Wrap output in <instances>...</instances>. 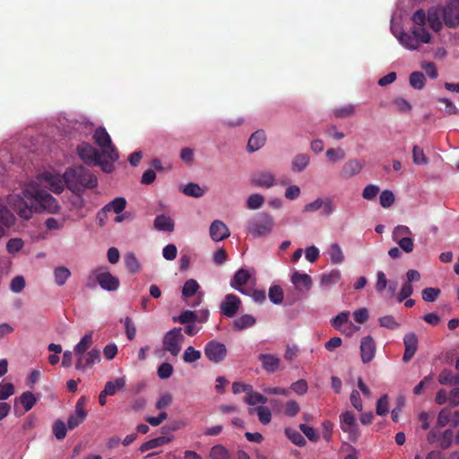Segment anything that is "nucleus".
<instances>
[{"mask_svg":"<svg viewBox=\"0 0 459 459\" xmlns=\"http://www.w3.org/2000/svg\"><path fill=\"white\" fill-rule=\"evenodd\" d=\"M65 183L73 192L82 188H94L98 185L97 178L82 166L68 168L64 173Z\"/></svg>","mask_w":459,"mask_h":459,"instance_id":"f257e3e1","label":"nucleus"},{"mask_svg":"<svg viewBox=\"0 0 459 459\" xmlns=\"http://www.w3.org/2000/svg\"><path fill=\"white\" fill-rule=\"evenodd\" d=\"M274 227L273 217L268 212H258L247 225V231L254 238H262L272 233Z\"/></svg>","mask_w":459,"mask_h":459,"instance_id":"f03ea898","label":"nucleus"},{"mask_svg":"<svg viewBox=\"0 0 459 459\" xmlns=\"http://www.w3.org/2000/svg\"><path fill=\"white\" fill-rule=\"evenodd\" d=\"M93 140L96 144L102 148V154L109 161H116L118 158V152L112 144L110 135L104 127H98L93 134Z\"/></svg>","mask_w":459,"mask_h":459,"instance_id":"7ed1b4c3","label":"nucleus"},{"mask_svg":"<svg viewBox=\"0 0 459 459\" xmlns=\"http://www.w3.org/2000/svg\"><path fill=\"white\" fill-rule=\"evenodd\" d=\"M185 336L180 327H175L167 332L163 337V349L169 351L172 356H178L181 351Z\"/></svg>","mask_w":459,"mask_h":459,"instance_id":"20e7f679","label":"nucleus"},{"mask_svg":"<svg viewBox=\"0 0 459 459\" xmlns=\"http://www.w3.org/2000/svg\"><path fill=\"white\" fill-rule=\"evenodd\" d=\"M32 198L42 210L47 211L49 213H57L59 212L60 206L58 202L50 194L43 190L37 189L34 191Z\"/></svg>","mask_w":459,"mask_h":459,"instance_id":"39448f33","label":"nucleus"},{"mask_svg":"<svg viewBox=\"0 0 459 459\" xmlns=\"http://www.w3.org/2000/svg\"><path fill=\"white\" fill-rule=\"evenodd\" d=\"M39 180L44 187L48 188L55 194H61L65 187L64 175L53 174L49 171L41 173Z\"/></svg>","mask_w":459,"mask_h":459,"instance_id":"423d86ee","label":"nucleus"},{"mask_svg":"<svg viewBox=\"0 0 459 459\" xmlns=\"http://www.w3.org/2000/svg\"><path fill=\"white\" fill-rule=\"evenodd\" d=\"M341 429L348 433L351 441L355 442L359 438V430L354 414L351 411H345L340 415Z\"/></svg>","mask_w":459,"mask_h":459,"instance_id":"0eeeda50","label":"nucleus"},{"mask_svg":"<svg viewBox=\"0 0 459 459\" xmlns=\"http://www.w3.org/2000/svg\"><path fill=\"white\" fill-rule=\"evenodd\" d=\"M227 348L225 344L212 340L204 346V354L207 359L213 363H220L225 359L227 356Z\"/></svg>","mask_w":459,"mask_h":459,"instance_id":"6e6552de","label":"nucleus"},{"mask_svg":"<svg viewBox=\"0 0 459 459\" xmlns=\"http://www.w3.org/2000/svg\"><path fill=\"white\" fill-rule=\"evenodd\" d=\"M75 356L77 357L75 368L79 371H85L100 360V352L96 348H92L88 352L75 354Z\"/></svg>","mask_w":459,"mask_h":459,"instance_id":"1a4fd4ad","label":"nucleus"},{"mask_svg":"<svg viewBox=\"0 0 459 459\" xmlns=\"http://www.w3.org/2000/svg\"><path fill=\"white\" fill-rule=\"evenodd\" d=\"M241 299L235 294H227L220 305L221 315L232 318L241 307Z\"/></svg>","mask_w":459,"mask_h":459,"instance_id":"9d476101","label":"nucleus"},{"mask_svg":"<svg viewBox=\"0 0 459 459\" xmlns=\"http://www.w3.org/2000/svg\"><path fill=\"white\" fill-rule=\"evenodd\" d=\"M77 153L79 157L87 164V165H99L100 164V153L97 149H95L92 145L88 143H82L78 144Z\"/></svg>","mask_w":459,"mask_h":459,"instance_id":"9b49d317","label":"nucleus"},{"mask_svg":"<svg viewBox=\"0 0 459 459\" xmlns=\"http://www.w3.org/2000/svg\"><path fill=\"white\" fill-rule=\"evenodd\" d=\"M95 279L100 286L108 291H115L119 288L120 282L117 277L111 274L109 272L94 271Z\"/></svg>","mask_w":459,"mask_h":459,"instance_id":"f8f14e48","label":"nucleus"},{"mask_svg":"<svg viewBox=\"0 0 459 459\" xmlns=\"http://www.w3.org/2000/svg\"><path fill=\"white\" fill-rule=\"evenodd\" d=\"M444 22L447 27L455 28L459 25V2H451L442 9Z\"/></svg>","mask_w":459,"mask_h":459,"instance_id":"ddd939ff","label":"nucleus"},{"mask_svg":"<svg viewBox=\"0 0 459 459\" xmlns=\"http://www.w3.org/2000/svg\"><path fill=\"white\" fill-rule=\"evenodd\" d=\"M251 183L264 188H271L277 184L275 176L270 170L256 171L251 177Z\"/></svg>","mask_w":459,"mask_h":459,"instance_id":"4468645a","label":"nucleus"},{"mask_svg":"<svg viewBox=\"0 0 459 459\" xmlns=\"http://www.w3.org/2000/svg\"><path fill=\"white\" fill-rule=\"evenodd\" d=\"M404 353L403 360L408 362L411 359L418 350V337L414 333H408L403 337Z\"/></svg>","mask_w":459,"mask_h":459,"instance_id":"2eb2a0df","label":"nucleus"},{"mask_svg":"<svg viewBox=\"0 0 459 459\" xmlns=\"http://www.w3.org/2000/svg\"><path fill=\"white\" fill-rule=\"evenodd\" d=\"M361 359L364 363L370 362L376 354V345L373 338L369 335L362 338L360 342Z\"/></svg>","mask_w":459,"mask_h":459,"instance_id":"dca6fc26","label":"nucleus"},{"mask_svg":"<svg viewBox=\"0 0 459 459\" xmlns=\"http://www.w3.org/2000/svg\"><path fill=\"white\" fill-rule=\"evenodd\" d=\"M230 235V230L223 221L215 220L212 222L210 226V236L212 240L218 242L229 238Z\"/></svg>","mask_w":459,"mask_h":459,"instance_id":"f3484780","label":"nucleus"},{"mask_svg":"<svg viewBox=\"0 0 459 459\" xmlns=\"http://www.w3.org/2000/svg\"><path fill=\"white\" fill-rule=\"evenodd\" d=\"M364 166L365 161L362 160H350L342 166L341 170V177L343 178H351L358 175Z\"/></svg>","mask_w":459,"mask_h":459,"instance_id":"a211bd4d","label":"nucleus"},{"mask_svg":"<svg viewBox=\"0 0 459 459\" xmlns=\"http://www.w3.org/2000/svg\"><path fill=\"white\" fill-rule=\"evenodd\" d=\"M258 359L267 373H274L280 368L281 359L275 355L263 353L259 355Z\"/></svg>","mask_w":459,"mask_h":459,"instance_id":"6ab92c4d","label":"nucleus"},{"mask_svg":"<svg viewBox=\"0 0 459 459\" xmlns=\"http://www.w3.org/2000/svg\"><path fill=\"white\" fill-rule=\"evenodd\" d=\"M251 278V274L246 269L238 270L230 280V286L239 292L245 294L243 286L246 285Z\"/></svg>","mask_w":459,"mask_h":459,"instance_id":"aec40b11","label":"nucleus"},{"mask_svg":"<svg viewBox=\"0 0 459 459\" xmlns=\"http://www.w3.org/2000/svg\"><path fill=\"white\" fill-rule=\"evenodd\" d=\"M266 135L264 130H257L253 133L247 143V150L250 152L260 150L265 143Z\"/></svg>","mask_w":459,"mask_h":459,"instance_id":"412c9836","label":"nucleus"},{"mask_svg":"<svg viewBox=\"0 0 459 459\" xmlns=\"http://www.w3.org/2000/svg\"><path fill=\"white\" fill-rule=\"evenodd\" d=\"M153 226L157 230L172 232L175 223L169 216L160 214L154 219Z\"/></svg>","mask_w":459,"mask_h":459,"instance_id":"4be33fe9","label":"nucleus"},{"mask_svg":"<svg viewBox=\"0 0 459 459\" xmlns=\"http://www.w3.org/2000/svg\"><path fill=\"white\" fill-rule=\"evenodd\" d=\"M442 15V9L439 8H430L428 11L427 21L429 27L435 30L439 31L442 28V22L440 21V16Z\"/></svg>","mask_w":459,"mask_h":459,"instance_id":"5701e85b","label":"nucleus"},{"mask_svg":"<svg viewBox=\"0 0 459 459\" xmlns=\"http://www.w3.org/2000/svg\"><path fill=\"white\" fill-rule=\"evenodd\" d=\"M399 42L405 48L410 50L418 49L420 44L418 43V39L415 37L412 30L411 32L403 31L399 36H397Z\"/></svg>","mask_w":459,"mask_h":459,"instance_id":"b1692460","label":"nucleus"},{"mask_svg":"<svg viewBox=\"0 0 459 459\" xmlns=\"http://www.w3.org/2000/svg\"><path fill=\"white\" fill-rule=\"evenodd\" d=\"M171 440H172V437H166V436H161V437H158L150 439V440L144 442L143 444H142V446H140V451L142 453L146 452L148 450H151V449L161 446L165 444H168V443L171 442Z\"/></svg>","mask_w":459,"mask_h":459,"instance_id":"393cba45","label":"nucleus"},{"mask_svg":"<svg viewBox=\"0 0 459 459\" xmlns=\"http://www.w3.org/2000/svg\"><path fill=\"white\" fill-rule=\"evenodd\" d=\"M255 323L256 319L252 315L245 314L233 321V327L235 330L242 331L254 326Z\"/></svg>","mask_w":459,"mask_h":459,"instance_id":"a878e982","label":"nucleus"},{"mask_svg":"<svg viewBox=\"0 0 459 459\" xmlns=\"http://www.w3.org/2000/svg\"><path fill=\"white\" fill-rule=\"evenodd\" d=\"M126 205V200L124 197H117L103 207V213L113 211L115 213L119 214L122 212Z\"/></svg>","mask_w":459,"mask_h":459,"instance_id":"bb28decb","label":"nucleus"},{"mask_svg":"<svg viewBox=\"0 0 459 459\" xmlns=\"http://www.w3.org/2000/svg\"><path fill=\"white\" fill-rule=\"evenodd\" d=\"M126 385L125 377H117L115 381H108L104 386V393L108 395H114L117 390L124 389Z\"/></svg>","mask_w":459,"mask_h":459,"instance_id":"cd10ccee","label":"nucleus"},{"mask_svg":"<svg viewBox=\"0 0 459 459\" xmlns=\"http://www.w3.org/2000/svg\"><path fill=\"white\" fill-rule=\"evenodd\" d=\"M291 281L296 287L304 286L306 290H310L312 285L311 277L307 273L295 272L291 276Z\"/></svg>","mask_w":459,"mask_h":459,"instance_id":"c85d7f7f","label":"nucleus"},{"mask_svg":"<svg viewBox=\"0 0 459 459\" xmlns=\"http://www.w3.org/2000/svg\"><path fill=\"white\" fill-rule=\"evenodd\" d=\"M93 343L92 333H88L80 340V342L74 346V354H82L88 352L89 349Z\"/></svg>","mask_w":459,"mask_h":459,"instance_id":"c756f323","label":"nucleus"},{"mask_svg":"<svg viewBox=\"0 0 459 459\" xmlns=\"http://www.w3.org/2000/svg\"><path fill=\"white\" fill-rule=\"evenodd\" d=\"M17 402L21 403L25 411H29L36 404L37 399L31 392L26 391L23 392L21 396L15 400V403Z\"/></svg>","mask_w":459,"mask_h":459,"instance_id":"7c9ffc66","label":"nucleus"},{"mask_svg":"<svg viewBox=\"0 0 459 459\" xmlns=\"http://www.w3.org/2000/svg\"><path fill=\"white\" fill-rule=\"evenodd\" d=\"M309 156L307 154H298L291 161V169L295 172H300L304 170L309 164Z\"/></svg>","mask_w":459,"mask_h":459,"instance_id":"2f4dec72","label":"nucleus"},{"mask_svg":"<svg viewBox=\"0 0 459 459\" xmlns=\"http://www.w3.org/2000/svg\"><path fill=\"white\" fill-rule=\"evenodd\" d=\"M341 279V273L338 270H332L328 273H324L320 278V284L322 286L329 287L336 284Z\"/></svg>","mask_w":459,"mask_h":459,"instance_id":"473e14b6","label":"nucleus"},{"mask_svg":"<svg viewBox=\"0 0 459 459\" xmlns=\"http://www.w3.org/2000/svg\"><path fill=\"white\" fill-rule=\"evenodd\" d=\"M328 254L330 255V259L332 264H342L344 260V255L340 245L334 243L332 244L328 249Z\"/></svg>","mask_w":459,"mask_h":459,"instance_id":"72a5a7b5","label":"nucleus"},{"mask_svg":"<svg viewBox=\"0 0 459 459\" xmlns=\"http://www.w3.org/2000/svg\"><path fill=\"white\" fill-rule=\"evenodd\" d=\"M284 432L287 437L296 446H304L306 445L305 437L298 430L286 428Z\"/></svg>","mask_w":459,"mask_h":459,"instance_id":"f704fd0d","label":"nucleus"},{"mask_svg":"<svg viewBox=\"0 0 459 459\" xmlns=\"http://www.w3.org/2000/svg\"><path fill=\"white\" fill-rule=\"evenodd\" d=\"M200 286L198 282L194 279L187 280L183 286L182 289V296L185 299L190 298L194 296L197 290H199Z\"/></svg>","mask_w":459,"mask_h":459,"instance_id":"c9c22d12","label":"nucleus"},{"mask_svg":"<svg viewBox=\"0 0 459 459\" xmlns=\"http://www.w3.org/2000/svg\"><path fill=\"white\" fill-rule=\"evenodd\" d=\"M55 281L58 286H63L71 275V272L65 266L56 267L54 271Z\"/></svg>","mask_w":459,"mask_h":459,"instance_id":"e433bc0d","label":"nucleus"},{"mask_svg":"<svg viewBox=\"0 0 459 459\" xmlns=\"http://www.w3.org/2000/svg\"><path fill=\"white\" fill-rule=\"evenodd\" d=\"M410 85L416 89L421 90L425 86L426 79L422 73L412 72L409 77Z\"/></svg>","mask_w":459,"mask_h":459,"instance_id":"4c0bfd02","label":"nucleus"},{"mask_svg":"<svg viewBox=\"0 0 459 459\" xmlns=\"http://www.w3.org/2000/svg\"><path fill=\"white\" fill-rule=\"evenodd\" d=\"M183 193L188 196L201 197L204 195V190L198 184L188 183L184 186Z\"/></svg>","mask_w":459,"mask_h":459,"instance_id":"58836bf2","label":"nucleus"},{"mask_svg":"<svg viewBox=\"0 0 459 459\" xmlns=\"http://www.w3.org/2000/svg\"><path fill=\"white\" fill-rule=\"evenodd\" d=\"M127 270L133 273H137L140 270V264L133 253H128L125 255L124 258Z\"/></svg>","mask_w":459,"mask_h":459,"instance_id":"ea45409f","label":"nucleus"},{"mask_svg":"<svg viewBox=\"0 0 459 459\" xmlns=\"http://www.w3.org/2000/svg\"><path fill=\"white\" fill-rule=\"evenodd\" d=\"M355 106L352 104H348L343 107L333 109V113L337 118H344L349 117L354 115L355 113Z\"/></svg>","mask_w":459,"mask_h":459,"instance_id":"a19ab883","label":"nucleus"},{"mask_svg":"<svg viewBox=\"0 0 459 459\" xmlns=\"http://www.w3.org/2000/svg\"><path fill=\"white\" fill-rule=\"evenodd\" d=\"M211 459H230L229 451L221 445H216L210 451Z\"/></svg>","mask_w":459,"mask_h":459,"instance_id":"79ce46f5","label":"nucleus"},{"mask_svg":"<svg viewBox=\"0 0 459 459\" xmlns=\"http://www.w3.org/2000/svg\"><path fill=\"white\" fill-rule=\"evenodd\" d=\"M67 429L65 422L61 420H56L52 427L53 434L58 440H62L65 437Z\"/></svg>","mask_w":459,"mask_h":459,"instance_id":"37998d69","label":"nucleus"},{"mask_svg":"<svg viewBox=\"0 0 459 459\" xmlns=\"http://www.w3.org/2000/svg\"><path fill=\"white\" fill-rule=\"evenodd\" d=\"M412 33H414L415 37L418 39V43H429L431 39V36L429 32L424 26L421 27H413Z\"/></svg>","mask_w":459,"mask_h":459,"instance_id":"c03bdc74","label":"nucleus"},{"mask_svg":"<svg viewBox=\"0 0 459 459\" xmlns=\"http://www.w3.org/2000/svg\"><path fill=\"white\" fill-rule=\"evenodd\" d=\"M264 203V197L261 194H252L247 200V206L250 210L259 209Z\"/></svg>","mask_w":459,"mask_h":459,"instance_id":"a18cd8bd","label":"nucleus"},{"mask_svg":"<svg viewBox=\"0 0 459 459\" xmlns=\"http://www.w3.org/2000/svg\"><path fill=\"white\" fill-rule=\"evenodd\" d=\"M268 296L273 304H280L283 300V290L279 285L271 286Z\"/></svg>","mask_w":459,"mask_h":459,"instance_id":"49530a36","label":"nucleus"},{"mask_svg":"<svg viewBox=\"0 0 459 459\" xmlns=\"http://www.w3.org/2000/svg\"><path fill=\"white\" fill-rule=\"evenodd\" d=\"M173 320L174 322H178L182 325H186L196 321L197 316L194 311L185 310L178 317H174Z\"/></svg>","mask_w":459,"mask_h":459,"instance_id":"de8ad7c7","label":"nucleus"},{"mask_svg":"<svg viewBox=\"0 0 459 459\" xmlns=\"http://www.w3.org/2000/svg\"><path fill=\"white\" fill-rule=\"evenodd\" d=\"M87 417V413L81 414L80 412H76L71 414L67 420V428L69 429H74L77 428L81 423H82Z\"/></svg>","mask_w":459,"mask_h":459,"instance_id":"09e8293b","label":"nucleus"},{"mask_svg":"<svg viewBox=\"0 0 459 459\" xmlns=\"http://www.w3.org/2000/svg\"><path fill=\"white\" fill-rule=\"evenodd\" d=\"M245 402L249 405H255L257 403L264 404L267 403V398L259 393H252V391H249L245 397Z\"/></svg>","mask_w":459,"mask_h":459,"instance_id":"8fccbe9b","label":"nucleus"},{"mask_svg":"<svg viewBox=\"0 0 459 459\" xmlns=\"http://www.w3.org/2000/svg\"><path fill=\"white\" fill-rule=\"evenodd\" d=\"M201 355L200 351L195 350L192 346H188L183 354V359L186 363H193L198 360L201 358Z\"/></svg>","mask_w":459,"mask_h":459,"instance_id":"3c124183","label":"nucleus"},{"mask_svg":"<svg viewBox=\"0 0 459 459\" xmlns=\"http://www.w3.org/2000/svg\"><path fill=\"white\" fill-rule=\"evenodd\" d=\"M299 429L308 438L309 441H311V442L318 441L319 435L313 427L302 423L299 425Z\"/></svg>","mask_w":459,"mask_h":459,"instance_id":"603ef678","label":"nucleus"},{"mask_svg":"<svg viewBox=\"0 0 459 459\" xmlns=\"http://www.w3.org/2000/svg\"><path fill=\"white\" fill-rule=\"evenodd\" d=\"M422 299L426 302L435 301L440 294V290L437 288L428 287L422 292Z\"/></svg>","mask_w":459,"mask_h":459,"instance_id":"864d4df0","label":"nucleus"},{"mask_svg":"<svg viewBox=\"0 0 459 459\" xmlns=\"http://www.w3.org/2000/svg\"><path fill=\"white\" fill-rule=\"evenodd\" d=\"M394 241H395L398 244L399 248L403 250L405 253L412 252L414 243L413 239L411 237L400 238L397 239H394Z\"/></svg>","mask_w":459,"mask_h":459,"instance_id":"5fc2aeb1","label":"nucleus"},{"mask_svg":"<svg viewBox=\"0 0 459 459\" xmlns=\"http://www.w3.org/2000/svg\"><path fill=\"white\" fill-rule=\"evenodd\" d=\"M388 398L386 394H384L377 400L376 412L379 416H384L388 412Z\"/></svg>","mask_w":459,"mask_h":459,"instance_id":"6e6d98bb","label":"nucleus"},{"mask_svg":"<svg viewBox=\"0 0 459 459\" xmlns=\"http://www.w3.org/2000/svg\"><path fill=\"white\" fill-rule=\"evenodd\" d=\"M452 412L448 408H443L437 416V425L440 428L445 427L451 421Z\"/></svg>","mask_w":459,"mask_h":459,"instance_id":"4d7b16f0","label":"nucleus"},{"mask_svg":"<svg viewBox=\"0 0 459 459\" xmlns=\"http://www.w3.org/2000/svg\"><path fill=\"white\" fill-rule=\"evenodd\" d=\"M173 366L168 362H163L158 368L157 374L160 379H168L173 374Z\"/></svg>","mask_w":459,"mask_h":459,"instance_id":"13d9d810","label":"nucleus"},{"mask_svg":"<svg viewBox=\"0 0 459 459\" xmlns=\"http://www.w3.org/2000/svg\"><path fill=\"white\" fill-rule=\"evenodd\" d=\"M380 204L384 208L390 207L394 203V195L390 190H384L380 195Z\"/></svg>","mask_w":459,"mask_h":459,"instance_id":"bf43d9fd","label":"nucleus"},{"mask_svg":"<svg viewBox=\"0 0 459 459\" xmlns=\"http://www.w3.org/2000/svg\"><path fill=\"white\" fill-rule=\"evenodd\" d=\"M290 388L297 394L303 395L307 392L308 386L305 379H299L292 383Z\"/></svg>","mask_w":459,"mask_h":459,"instance_id":"052dcab7","label":"nucleus"},{"mask_svg":"<svg viewBox=\"0 0 459 459\" xmlns=\"http://www.w3.org/2000/svg\"><path fill=\"white\" fill-rule=\"evenodd\" d=\"M124 324H125V330H126V337L130 341L134 340L136 335V327H135L132 318L129 316H126L124 319Z\"/></svg>","mask_w":459,"mask_h":459,"instance_id":"680f3d73","label":"nucleus"},{"mask_svg":"<svg viewBox=\"0 0 459 459\" xmlns=\"http://www.w3.org/2000/svg\"><path fill=\"white\" fill-rule=\"evenodd\" d=\"M454 432L451 429H446L439 437V446L443 449L448 448L453 442Z\"/></svg>","mask_w":459,"mask_h":459,"instance_id":"e2e57ef3","label":"nucleus"},{"mask_svg":"<svg viewBox=\"0 0 459 459\" xmlns=\"http://www.w3.org/2000/svg\"><path fill=\"white\" fill-rule=\"evenodd\" d=\"M412 159L413 162L417 165L426 164L428 162V160L424 154L423 150L417 145L413 146Z\"/></svg>","mask_w":459,"mask_h":459,"instance_id":"0e129e2a","label":"nucleus"},{"mask_svg":"<svg viewBox=\"0 0 459 459\" xmlns=\"http://www.w3.org/2000/svg\"><path fill=\"white\" fill-rule=\"evenodd\" d=\"M300 411L299 403L294 400H290L285 404L284 414L289 417L296 416Z\"/></svg>","mask_w":459,"mask_h":459,"instance_id":"69168bd1","label":"nucleus"},{"mask_svg":"<svg viewBox=\"0 0 459 459\" xmlns=\"http://www.w3.org/2000/svg\"><path fill=\"white\" fill-rule=\"evenodd\" d=\"M380 189L377 186L372 184L368 185L362 191V197L366 200H372L377 195Z\"/></svg>","mask_w":459,"mask_h":459,"instance_id":"338daca9","label":"nucleus"},{"mask_svg":"<svg viewBox=\"0 0 459 459\" xmlns=\"http://www.w3.org/2000/svg\"><path fill=\"white\" fill-rule=\"evenodd\" d=\"M25 287V280L22 276H15L10 284V289L14 293L21 292Z\"/></svg>","mask_w":459,"mask_h":459,"instance_id":"774afa93","label":"nucleus"}]
</instances>
